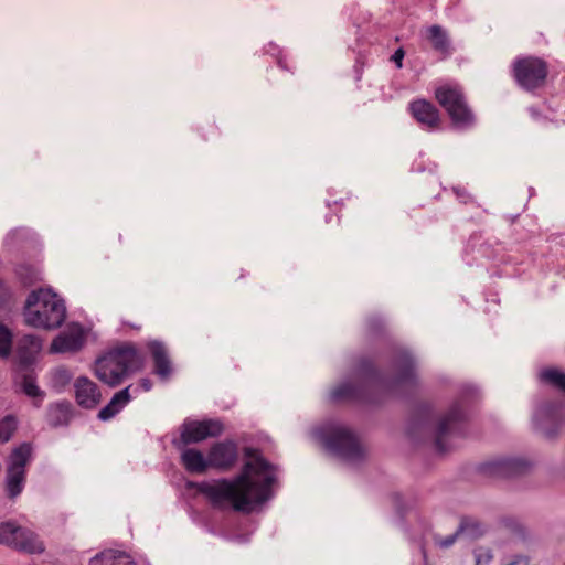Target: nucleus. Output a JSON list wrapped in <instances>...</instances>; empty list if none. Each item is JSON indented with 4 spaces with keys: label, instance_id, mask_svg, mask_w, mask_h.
Masks as SVG:
<instances>
[{
    "label": "nucleus",
    "instance_id": "nucleus-1",
    "mask_svg": "<svg viewBox=\"0 0 565 565\" xmlns=\"http://www.w3.org/2000/svg\"><path fill=\"white\" fill-rule=\"evenodd\" d=\"M416 384L415 365L405 350L392 351L385 364L373 356L361 358L354 377L340 384L331 394L337 403H354L363 407L383 405L406 385Z\"/></svg>",
    "mask_w": 565,
    "mask_h": 565
},
{
    "label": "nucleus",
    "instance_id": "nucleus-2",
    "mask_svg": "<svg viewBox=\"0 0 565 565\" xmlns=\"http://www.w3.org/2000/svg\"><path fill=\"white\" fill-rule=\"evenodd\" d=\"M244 455L247 460L235 478L190 482L189 487L195 489L217 510L232 508L244 511L250 505L265 503L273 497L275 467L257 448L245 447Z\"/></svg>",
    "mask_w": 565,
    "mask_h": 565
},
{
    "label": "nucleus",
    "instance_id": "nucleus-3",
    "mask_svg": "<svg viewBox=\"0 0 565 565\" xmlns=\"http://www.w3.org/2000/svg\"><path fill=\"white\" fill-rule=\"evenodd\" d=\"M145 367V356L132 343L116 347L95 362L96 377L109 387L119 386L128 376Z\"/></svg>",
    "mask_w": 565,
    "mask_h": 565
},
{
    "label": "nucleus",
    "instance_id": "nucleus-4",
    "mask_svg": "<svg viewBox=\"0 0 565 565\" xmlns=\"http://www.w3.org/2000/svg\"><path fill=\"white\" fill-rule=\"evenodd\" d=\"M66 318L64 300L50 288H39L30 292L24 307V321L28 326L52 330L61 327Z\"/></svg>",
    "mask_w": 565,
    "mask_h": 565
},
{
    "label": "nucleus",
    "instance_id": "nucleus-5",
    "mask_svg": "<svg viewBox=\"0 0 565 565\" xmlns=\"http://www.w3.org/2000/svg\"><path fill=\"white\" fill-rule=\"evenodd\" d=\"M33 452L32 443L23 441L13 447L8 455L3 487L10 500H14L24 489L28 466L33 459Z\"/></svg>",
    "mask_w": 565,
    "mask_h": 565
},
{
    "label": "nucleus",
    "instance_id": "nucleus-6",
    "mask_svg": "<svg viewBox=\"0 0 565 565\" xmlns=\"http://www.w3.org/2000/svg\"><path fill=\"white\" fill-rule=\"evenodd\" d=\"M436 102L445 109L451 122L457 127H469L475 117L462 88L457 84L446 83L435 88Z\"/></svg>",
    "mask_w": 565,
    "mask_h": 565
},
{
    "label": "nucleus",
    "instance_id": "nucleus-7",
    "mask_svg": "<svg viewBox=\"0 0 565 565\" xmlns=\"http://www.w3.org/2000/svg\"><path fill=\"white\" fill-rule=\"evenodd\" d=\"M511 74L516 84L526 92L535 93L547 84L548 63L537 56H521L513 61Z\"/></svg>",
    "mask_w": 565,
    "mask_h": 565
},
{
    "label": "nucleus",
    "instance_id": "nucleus-8",
    "mask_svg": "<svg viewBox=\"0 0 565 565\" xmlns=\"http://www.w3.org/2000/svg\"><path fill=\"white\" fill-rule=\"evenodd\" d=\"M223 429V424L217 419L185 420L180 427L179 438L173 440V446L182 449L207 438L218 437Z\"/></svg>",
    "mask_w": 565,
    "mask_h": 565
},
{
    "label": "nucleus",
    "instance_id": "nucleus-9",
    "mask_svg": "<svg viewBox=\"0 0 565 565\" xmlns=\"http://www.w3.org/2000/svg\"><path fill=\"white\" fill-rule=\"evenodd\" d=\"M326 443L330 449L347 459L364 458V448L356 434L345 427L335 426L326 433Z\"/></svg>",
    "mask_w": 565,
    "mask_h": 565
},
{
    "label": "nucleus",
    "instance_id": "nucleus-10",
    "mask_svg": "<svg viewBox=\"0 0 565 565\" xmlns=\"http://www.w3.org/2000/svg\"><path fill=\"white\" fill-rule=\"evenodd\" d=\"M467 414L461 403L455 402L441 414L436 423L434 443L438 452L444 454L447 450L445 439L451 434L459 433L467 423Z\"/></svg>",
    "mask_w": 565,
    "mask_h": 565
},
{
    "label": "nucleus",
    "instance_id": "nucleus-11",
    "mask_svg": "<svg viewBox=\"0 0 565 565\" xmlns=\"http://www.w3.org/2000/svg\"><path fill=\"white\" fill-rule=\"evenodd\" d=\"M207 452L210 468L221 472L233 470L241 457L238 444L232 439L212 444Z\"/></svg>",
    "mask_w": 565,
    "mask_h": 565
},
{
    "label": "nucleus",
    "instance_id": "nucleus-12",
    "mask_svg": "<svg viewBox=\"0 0 565 565\" xmlns=\"http://www.w3.org/2000/svg\"><path fill=\"white\" fill-rule=\"evenodd\" d=\"M411 117L425 130L437 131L443 127V118L437 106L425 98H417L408 104Z\"/></svg>",
    "mask_w": 565,
    "mask_h": 565
},
{
    "label": "nucleus",
    "instance_id": "nucleus-13",
    "mask_svg": "<svg viewBox=\"0 0 565 565\" xmlns=\"http://www.w3.org/2000/svg\"><path fill=\"white\" fill-rule=\"evenodd\" d=\"M85 342L86 334L83 327L78 323H72L53 339L50 351L53 353H75L85 345Z\"/></svg>",
    "mask_w": 565,
    "mask_h": 565
},
{
    "label": "nucleus",
    "instance_id": "nucleus-14",
    "mask_svg": "<svg viewBox=\"0 0 565 565\" xmlns=\"http://www.w3.org/2000/svg\"><path fill=\"white\" fill-rule=\"evenodd\" d=\"M75 401L78 406L94 409L102 401L99 386L87 376H78L74 382Z\"/></svg>",
    "mask_w": 565,
    "mask_h": 565
},
{
    "label": "nucleus",
    "instance_id": "nucleus-15",
    "mask_svg": "<svg viewBox=\"0 0 565 565\" xmlns=\"http://www.w3.org/2000/svg\"><path fill=\"white\" fill-rule=\"evenodd\" d=\"M10 548L19 553L33 555L43 553L45 545L34 531L19 524Z\"/></svg>",
    "mask_w": 565,
    "mask_h": 565
},
{
    "label": "nucleus",
    "instance_id": "nucleus-16",
    "mask_svg": "<svg viewBox=\"0 0 565 565\" xmlns=\"http://www.w3.org/2000/svg\"><path fill=\"white\" fill-rule=\"evenodd\" d=\"M425 40L441 60L449 57L454 51L451 40L445 29L438 24L429 25L424 31Z\"/></svg>",
    "mask_w": 565,
    "mask_h": 565
},
{
    "label": "nucleus",
    "instance_id": "nucleus-17",
    "mask_svg": "<svg viewBox=\"0 0 565 565\" xmlns=\"http://www.w3.org/2000/svg\"><path fill=\"white\" fill-rule=\"evenodd\" d=\"M181 450L180 462L184 470L192 475H203L210 470L209 454L204 456L203 451L192 447H184Z\"/></svg>",
    "mask_w": 565,
    "mask_h": 565
},
{
    "label": "nucleus",
    "instance_id": "nucleus-18",
    "mask_svg": "<svg viewBox=\"0 0 565 565\" xmlns=\"http://www.w3.org/2000/svg\"><path fill=\"white\" fill-rule=\"evenodd\" d=\"M146 347L153 362V374L162 380L169 379L172 374V366L163 343L153 340L147 342Z\"/></svg>",
    "mask_w": 565,
    "mask_h": 565
},
{
    "label": "nucleus",
    "instance_id": "nucleus-19",
    "mask_svg": "<svg viewBox=\"0 0 565 565\" xmlns=\"http://www.w3.org/2000/svg\"><path fill=\"white\" fill-rule=\"evenodd\" d=\"M40 349L41 342L35 335L25 334L20 338L17 345V358L19 364L23 367L32 365Z\"/></svg>",
    "mask_w": 565,
    "mask_h": 565
},
{
    "label": "nucleus",
    "instance_id": "nucleus-20",
    "mask_svg": "<svg viewBox=\"0 0 565 565\" xmlns=\"http://www.w3.org/2000/svg\"><path fill=\"white\" fill-rule=\"evenodd\" d=\"M536 376L540 384L565 396V372L563 370L556 366H544Z\"/></svg>",
    "mask_w": 565,
    "mask_h": 565
},
{
    "label": "nucleus",
    "instance_id": "nucleus-21",
    "mask_svg": "<svg viewBox=\"0 0 565 565\" xmlns=\"http://www.w3.org/2000/svg\"><path fill=\"white\" fill-rule=\"evenodd\" d=\"M131 388L132 385H128L127 387L116 392L109 403L99 411L98 418L102 420H108L117 415L131 401Z\"/></svg>",
    "mask_w": 565,
    "mask_h": 565
},
{
    "label": "nucleus",
    "instance_id": "nucleus-22",
    "mask_svg": "<svg viewBox=\"0 0 565 565\" xmlns=\"http://www.w3.org/2000/svg\"><path fill=\"white\" fill-rule=\"evenodd\" d=\"M89 565H136L125 552L106 550L94 556Z\"/></svg>",
    "mask_w": 565,
    "mask_h": 565
},
{
    "label": "nucleus",
    "instance_id": "nucleus-23",
    "mask_svg": "<svg viewBox=\"0 0 565 565\" xmlns=\"http://www.w3.org/2000/svg\"><path fill=\"white\" fill-rule=\"evenodd\" d=\"M72 417V406L67 402L52 404L49 407L47 420L50 426L54 428L68 425Z\"/></svg>",
    "mask_w": 565,
    "mask_h": 565
},
{
    "label": "nucleus",
    "instance_id": "nucleus-24",
    "mask_svg": "<svg viewBox=\"0 0 565 565\" xmlns=\"http://www.w3.org/2000/svg\"><path fill=\"white\" fill-rule=\"evenodd\" d=\"M19 429V418L14 414L0 417V445L9 443Z\"/></svg>",
    "mask_w": 565,
    "mask_h": 565
},
{
    "label": "nucleus",
    "instance_id": "nucleus-25",
    "mask_svg": "<svg viewBox=\"0 0 565 565\" xmlns=\"http://www.w3.org/2000/svg\"><path fill=\"white\" fill-rule=\"evenodd\" d=\"M542 415L545 420L556 423L558 426L565 419L564 405L559 401H551L542 406Z\"/></svg>",
    "mask_w": 565,
    "mask_h": 565
},
{
    "label": "nucleus",
    "instance_id": "nucleus-26",
    "mask_svg": "<svg viewBox=\"0 0 565 565\" xmlns=\"http://www.w3.org/2000/svg\"><path fill=\"white\" fill-rule=\"evenodd\" d=\"M13 334L11 330L0 321V359H8L12 353Z\"/></svg>",
    "mask_w": 565,
    "mask_h": 565
},
{
    "label": "nucleus",
    "instance_id": "nucleus-27",
    "mask_svg": "<svg viewBox=\"0 0 565 565\" xmlns=\"http://www.w3.org/2000/svg\"><path fill=\"white\" fill-rule=\"evenodd\" d=\"M18 521L8 520L0 522V544L10 547L18 531Z\"/></svg>",
    "mask_w": 565,
    "mask_h": 565
},
{
    "label": "nucleus",
    "instance_id": "nucleus-28",
    "mask_svg": "<svg viewBox=\"0 0 565 565\" xmlns=\"http://www.w3.org/2000/svg\"><path fill=\"white\" fill-rule=\"evenodd\" d=\"M22 391L30 397H43L44 393L38 387L36 379L33 373L23 375L22 379Z\"/></svg>",
    "mask_w": 565,
    "mask_h": 565
},
{
    "label": "nucleus",
    "instance_id": "nucleus-29",
    "mask_svg": "<svg viewBox=\"0 0 565 565\" xmlns=\"http://www.w3.org/2000/svg\"><path fill=\"white\" fill-rule=\"evenodd\" d=\"M17 274L25 286H31L38 281V275L35 269L29 265H21L17 269Z\"/></svg>",
    "mask_w": 565,
    "mask_h": 565
},
{
    "label": "nucleus",
    "instance_id": "nucleus-30",
    "mask_svg": "<svg viewBox=\"0 0 565 565\" xmlns=\"http://www.w3.org/2000/svg\"><path fill=\"white\" fill-rule=\"evenodd\" d=\"M13 298V294L9 284L0 277V310L4 309Z\"/></svg>",
    "mask_w": 565,
    "mask_h": 565
},
{
    "label": "nucleus",
    "instance_id": "nucleus-31",
    "mask_svg": "<svg viewBox=\"0 0 565 565\" xmlns=\"http://www.w3.org/2000/svg\"><path fill=\"white\" fill-rule=\"evenodd\" d=\"M479 523L472 519L463 518L460 522V525L457 530V534L466 533L469 531H478Z\"/></svg>",
    "mask_w": 565,
    "mask_h": 565
},
{
    "label": "nucleus",
    "instance_id": "nucleus-32",
    "mask_svg": "<svg viewBox=\"0 0 565 565\" xmlns=\"http://www.w3.org/2000/svg\"><path fill=\"white\" fill-rule=\"evenodd\" d=\"M131 385L132 388L130 390V392H132L134 394H138L140 392L150 391L152 388V381L148 377H142L139 381H137V383Z\"/></svg>",
    "mask_w": 565,
    "mask_h": 565
},
{
    "label": "nucleus",
    "instance_id": "nucleus-33",
    "mask_svg": "<svg viewBox=\"0 0 565 565\" xmlns=\"http://www.w3.org/2000/svg\"><path fill=\"white\" fill-rule=\"evenodd\" d=\"M404 56H405V51L403 47H398L394 54L392 55L391 57V61L395 63L396 67L397 68H402L403 67V60H404Z\"/></svg>",
    "mask_w": 565,
    "mask_h": 565
},
{
    "label": "nucleus",
    "instance_id": "nucleus-34",
    "mask_svg": "<svg viewBox=\"0 0 565 565\" xmlns=\"http://www.w3.org/2000/svg\"><path fill=\"white\" fill-rule=\"evenodd\" d=\"M459 534L454 533L452 535H449L445 539H441L439 542H438V545L441 547V548H447L449 547L450 545H452L456 541V539L458 537Z\"/></svg>",
    "mask_w": 565,
    "mask_h": 565
},
{
    "label": "nucleus",
    "instance_id": "nucleus-35",
    "mask_svg": "<svg viewBox=\"0 0 565 565\" xmlns=\"http://www.w3.org/2000/svg\"><path fill=\"white\" fill-rule=\"evenodd\" d=\"M330 210H332L334 213L341 211L342 203L334 202L333 204H329Z\"/></svg>",
    "mask_w": 565,
    "mask_h": 565
},
{
    "label": "nucleus",
    "instance_id": "nucleus-36",
    "mask_svg": "<svg viewBox=\"0 0 565 565\" xmlns=\"http://www.w3.org/2000/svg\"><path fill=\"white\" fill-rule=\"evenodd\" d=\"M277 63H278V65H279L281 68H284V70H287V68H288L287 64L285 63V60H284L281 56H279V57L277 58Z\"/></svg>",
    "mask_w": 565,
    "mask_h": 565
},
{
    "label": "nucleus",
    "instance_id": "nucleus-37",
    "mask_svg": "<svg viewBox=\"0 0 565 565\" xmlns=\"http://www.w3.org/2000/svg\"><path fill=\"white\" fill-rule=\"evenodd\" d=\"M548 435L550 436H555L556 435V430L555 431H550Z\"/></svg>",
    "mask_w": 565,
    "mask_h": 565
}]
</instances>
